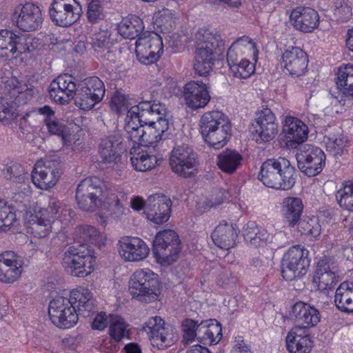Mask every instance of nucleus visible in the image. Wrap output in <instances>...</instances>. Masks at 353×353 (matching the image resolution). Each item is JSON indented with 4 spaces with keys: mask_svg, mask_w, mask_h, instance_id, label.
Returning <instances> with one entry per match:
<instances>
[{
    "mask_svg": "<svg viewBox=\"0 0 353 353\" xmlns=\"http://www.w3.org/2000/svg\"><path fill=\"white\" fill-rule=\"evenodd\" d=\"M76 199L79 208L85 211L97 208L123 210L118 196L97 176L88 177L81 181L77 188Z\"/></svg>",
    "mask_w": 353,
    "mask_h": 353,
    "instance_id": "1",
    "label": "nucleus"
},
{
    "mask_svg": "<svg viewBox=\"0 0 353 353\" xmlns=\"http://www.w3.org/2000/svg\"><path fill=\"white\" fill-rule=\"evenodd\" d=\"M6 88L10 97L14 100L8 98L0 99V122L4 125H10L19 117V105L17 103H26L34 95V86L28 83L26 77L19 79L11 77L6 81Z\"/></svg>",
    "mask_w": 353,
    "mask_h": 353,
    "instance_id": "2",
    "label": "nucleus"
},
{
    "mask_svg": "<svg viewBox=\"0 0 353 353\" xmlns=\"http://www.w3.org/2000/svg\"><path fill=\"white\" fill-rule=\"evenodd\" d=\"M259 179L268 188L288 190L294 185L296 170L285 158L270 159L261 165Z\"/></svg>",
    "mask_w": 353,
    "mask_h": 353,
    "instance_id": "3",
    "label": "nucleus"
},
{
    "mask_svg": "<svg viewBox=\"0 0 353 353\" xmlns=\"http://www.w3.org/2000/svg\"><path fill=\"white\" fill-rule=\"evenodd\" d=\"M148 113L145 112L139 114V108L134 107L125 117V129L128 134L129 140L132 143V146L148 147L153 143L154 136L153 129L154 122L148 118Z\"/></svg>",
    "mask_w": 353,
    "mask_h": 353,
    "instance_id": "4",
    "label": "nucleus"
},
{
    "mask_svg": "<svg viewBox=\"0 0 353 353\" xmlns=\"http://www.w3.org/2000/svg\"><path fill=\"white\" fill-rule=\"evenodd\" d=\"M37 41L30 34H15L8 30H0V58H17L30 53L37 48Z\"/></svg>",
    "mask_w": 353,
    "mask_h": 353,
    "instance_id": "5",
    "label": "nucleus"
},
{
    "mask_svg": "<svg viewBox=\"0 0 353 353\" xmlns=\"http://www.w3.org/2000/svg\"><path fill=\"white\" fill-rule=\"evenodd\" d=\"M181 241L176 232L170 229L156 232V262L170 266L176 262L181 252Z\"/></svg>",
    "mask_w": 353,
    "mask_h": 353,
    "instance_id": "6",
    "label": "nucleus"
},
{
    "mask_svg": "<svg viewBox=\"0 0 353 353\" xmlns=\"http://www.w3.org/2000/svg\"><path fill=\"white\" fill-rule=\"evenodd\" d=\"M95 263V258L90 251L83 246L70 247L64 254L63 265L72 276L85 277L90 274Z\"/></svg>",
    "mask_w": 353,
    "mask_h": 353,
    "instance_id": "7",
    "label": "nucleus"
},
{
    "mask_svg": "<svg viewBox=\"0 0 353 353\" xmlns=\"http://www.w3.org/2000/svg\"><path fill=\"white\" fill-rule=\"evenodd\" d=\"M172 170L181 177H194L198 173L197 154L186 145L174 147L170 157Z\"/></svg>",
    "mask_w": 353,
    "mask_h": 353,
    "instance_id": "8",
    "label": "nucleus"
},
{
    "mask_svg": "<svg viewBox=\"0 0 353 353\" xmlns=\"http://www.w3.org/2000/svg\"><path fill=\"white\" fill-rule=\"evenodd\" d=\"M309 266L308 251L300 245L292 246L283 257V277L288 281L300 278L307 273Z\"/></svg>",
    "mask_w": 353,
    "mask_h": 353,
    "instance_id": "9",
    "label": "nucleus"
},
{
    "mask_svg": "<svg viewBox=\"0 0 353 353\" xmlns=\"http://www.w3.org/2000/svg\"><path fill=\"white\" fill-rule=\"evenodd\" d=\"M129 291L139 301L152 302L154 299V272L149 268L137 270L130 276Z\"/></svg>",
    "mask_w": 353,
    "mask_h": 353,
    "instance_id": "10",
    "label": "nucleus"
},
{
    "mask_svg": "<svg viewBox=\"0 0 353 353\" xmlns=\"http://www.w3.org/2000/svg\"><path fill=\"white\" fill-rule=\"evenodd\" d=\"M299 169L307 176H314L325 165V154L319 147L310 144L301 146L296 153Z\"/></svg>",
    "mask_w": 353,
    "mask_h": 353,
    "instance_id": "11",
    "label": "nucleus"
},
{
    "mask_svg": "<svg viewBox=\"0 0 353 353\" xmlns=\"http://www.w3.org/2000/svg\"><path fill=\"white\" fill-rule=\"evenodd\" d=\"M82 7L77 0H53L49 8L52 21L61 27L70 26L81 17Z\"/></svg>",
    "mask_w": 353,
    "mask_h": 353,
    "instance_id": "12",
    "label": "nucleus"
},
{
    "mask_svg": "<svg viewBox=\"0 0 353 353\" xmlns=\"http://www.w3.org/2000/svg\"><path fill=\"white\" fill-rule=\"evenodd\" d=\"M250 132L252 139L257 143L269 142L276 136L279 125L270 108H264L258 112L250 127Z\"/></svg>",
    "mask_w": 353,
    "mask_h": 353,
    "instance_id": "13",
    "label": "nucleus"
},
{
    "mask_svg": "<svg viewBox=\"0 0 353 353\" xmlns=\"http://www.w3.org/2000/svg\"><path fill=\"white\" fill-rule=\"evenodd\" d=\"M60 175L59 161L49 158L36 163L32 174V182L38 188L48 190L56 185Z\"/></svg>",
    "mask_w": 353,
    "mask_h": 353,
    "instance_id": "14",
    "label": "nucleus"
},
{
    "mask_svg": "<svg viewBox=\"0 0 353 353\" xmlns=\"http://www.w3.org/2000/svg\"><path fill=\"white\" fill-rule=\"evenodd\" d=\"M117 250L120 257L128 263H139L149 255L150 248L141 238L132 236H122L118 241Z\"/></svg>",
    "mask_w": 353,
    "mask_h": 353,
    "instance_id": "15",
    "label": "nucleus"
},
{
    "mask_svg": "<svg viewBox=\"0 0 353 353\" xmlns=\"http://www.w3.org/2000/svg\"><path fill=\"white\" fill-rule=\"evenodd\" d=\"M16 26L24 32L38 29L43 22V14L40 8L34 3H26L17 6L12 14Z\"/></svg>",
    "mask_w": 353,
    "mask_h": 353,
    "instance_id": "16",
    "label": "nucleus"
},
{
    "mask_svg": "<svg viewBox=\"0 0 353 353\" xmlns=\"http://www.w3.org/2000/svg\"><path fill=\"white\" fill-rule=\"evenodd\" d=\"M24 219L30 232L36 237L47 236L52 229V220L48 209L38 206L29 208L24 214Z\"/></svg>",
    "mask_w": 353,
    "mask_h": 353,
    "instance_id": "17",
    "label": "nucleus"
},
{
    "mask_svg": "<svg viewBox=\"0 0 353 353\" xmlns=\"http://www.w3.org/2000/svg\"><path fill=\"white\" fill-rule=\"evenodd\" d=\"M210 86L200 80L187 83L183 89L185 103L192 110L205 108L211 99Z\"/></svg>",
    "mask_w": 353,
    "mask_h": 353,
    "instance_id": "18",
    "label": "nucleus"
},
{
    "mask_svg": "<svg viewBox=\"0 0 353 353\" xmlns=\"http://www.w3.org/2000/svg\"><path fill=\"white\" fill-rule=\"evenodd\" d=\"M77 85L75 79L69 74L59 75L50 84V97L59 104L68 103L75 95Z\"/></svg>",
    "mask_w": 353,
    "mask_h": 353,
    "instance_id": "19",
    "label": "nucleus"
},
{
    "mask_svg": "<svg viewBox=\"0 0 353 353\" xmlns=\"http://www.w3.org/2000/svg\"><path fill=\"white\" fill-rule=\"evenodd\" d=\"M23 261L13 251H5L0 254V281L10 283L21 276Z\"/></svg>",
    "mask_w": 353,
    "mask_h": 353,
    "instance_id": "20",
    "label": "nucleus"
},
{
    "mask_svg": "<svg viewBox=\"0 0 353 353\" xmlns=\"http://www.w3.org/2000/svg\"><path fill=\"white\" fill-rule=\"evenodd\" d=\"M308 132L307 125L301 120L292 116L285 117L283 133L288 147L297 148L307 140Z\"/></svg>",
    "mask_w": 353,
    "mask_h": 353,
    "instance_id": "21",
    "label": "nucleus"
},
{
    "mask_svg": "<svg viewBox=\"0 0 353 353\" xmlns=\"http://www.w3.org/2000/svg\"><path fill=\"white\" fill-rule=\"evenodd\" d=\"M281 64L291 76L299 77L307 70L308 57L300 48L291 47L283 53Z\"/></svg>",
    "mask_w": 353,
    "mask_h": 353,
    "instance_id": "22",
    "label": "nucleus"
},
{
    "mask_svg": "<svg viewBox=\"0 0 353 353\" xmlns=\"http://www.w3.org/2000/svg\"><path fill=\"white\" fill-rule=\"evenodd\" d=\"M290 20L293 26L303 32H311L319 24V16L313 8L297 6L290 14Z\"/></svg>",
    "mask_w": 353,
    "mask_h": 353,
    "instance_id": "23",
    "label": "nucleus"
},
{
    "mask_svg": "<svg viewBox=\"0 0 353 353\" xmlns=\"http://www.w3.org/2000/svg\"><path fill=\"white\" fill-rule=\"evenodd\" d=\"M122 137L114 132L103 138L99 147V154L103 163L114 165L121 159Z\"/></svg>",
    "mask_w": 353,
    "mask_h": 353,
    "instance_id": "24",
    "label": "nucleus"
},
{
    "mask_svg": "<svg viewBox=\"0 0 353 353\" xmlns=\"http://www.w3.org/2000/svg\"><path fill=\"white\" fill-rule=\"evenodd\" d=\"M134 107L139 108V114L143 112L149 114L153 113V105L150 101H143L137 105L136 101L129 95H125L120 92L114 93L111 98V110L118 114H123L127 112L126 117H128Z\"/></svg>",
    "mask_w": 353,
    "mask_h": 353,
    "instance_id": "25",
    "label": "nucleus"
},
{
    "mask_svg": "<svg viewBox=\"0 0 353 353\" xmlns=\"http://www.w3.org/2000/svg\"><path fill=\"white\" fill-rule=\"evenodd\" d=\"M259 50L255 41L248 36H243L236 39L229 48L227 57L232 61L236 58H246V59L256 61Z\"/></svg>",
    "mask_w": 353,
    "mask_h": 353,
    "instance_id": "26",
    "label": "nucleus"
},
{
    "mask_svg": "<svg viewBox=\"0 0 353 353\" xmlns=\"http://www.w3.org/2000/svg\"><path fill=\"white\" fill-rule=\"evenodd\" d=\"M38 112L45 116L43 123L50 135H56L61 137L63 143L68 144L70 143V141L68 139V128L56 118L54 112L50 106L44 105L39 108Z\"/></svg>",
    "mask_w": 353,
    "mask_h": 353,
    "instance_id": "27",
    "label": "nucleus"
},
{
    "mask_svg": "<svg viewBox=\"0 0 353 353\" xmlns=\"http://www.w3.org/2000/svg\"><path fill=\"white\" fill-rule=\"evenodd\" d=\"M237 236V231L233 225L225 221L220 223L211 234L214 243L225 250L234 246Z\"/></svg>",
    "mask_w": 353,
    "mask_h": 353,
    "instance_id": "28",
    "label": "nucleus"
},
{
    "mask_svg": "<svg viewBox=\"0 0 353 353\" xmlns=\"http://www.w3.org/2000/svg\"><path fill=\"white\" fill-rule=\"evenodd\" d=\"M313 282L321 291L330 290L337 283L335 272L331 270L327 259H323L318 261Z\"/></svg>",
    "mask_w": 353,
    "mask_h": 353,
    "instance_id": "29",
    "label": "nucleus"
},
{
    "mask_svg": "<svg viewBox=\"0 0 353 353\" xmlns=\"http://www.w3.org/2000/svg\"><path fill=\"white\" fill-rule=\"evenodd\" d=\"M300 331L297 327L293 328L286 336V347L290 353H310L312 349L313 341L310 336L299 334Z\"/></svg>",
    "mask_w": 353,
    "mask_h": 353,
    "instance_id": "30",
    "label": "nucleus"
},
{
    "mask_svg": "<svg viewBox=\"0 0 353 353\" xmlns=\"http://www.w3.org/2000/svg\"><path fill=\"white\" fill-rule=\"evenodd\" d=\"M302 199L299 197L288 196L282 202V213L285 222L293 228L298 224L303 212Z\"/></svg>",
    "mask_w": 353,
    "mask_h": 353,
    "instance_id": "31",
    "label": "nucleus"
},
{
    "mask_svg": "<svg viewBox=\"0 0 353 353\" xmlns=\"http://www.w3.org/2000/svg\"><path fill=\"white\" fill-rule=\"evenodd\" d=\"M222 336L221 324L216 319L201 321L199 325L198 340L204 344L217 343Z\"/></svg>",
    "mask_w": 353,
    "mask_h": 353,
    "instance_id": "32",
    "label": "nucleus"
},
{
    "mask_svg": "<svg viewBox=\"0 0 353 353\" xmlns=\"http://www.w3.org/2000/svg\"><path fill=\"white\" fill-rule=\"evenodd\" d=\"M195 40L197 46H208L212 49L225 48V42L220 33L213 28H200L195 34Z\"/></svg>",
    "mask_w": 353,
    "mask_h": 353,
    "instance_id": "33",
    "label": "nucleus"
},
{
    "mask_svg": "<svg viewBox=\"0 0 353 353\" xmlns=\"http://www.w3.org/2000/svg\"><path fill=\"white\" fill-rule=\"evenodd\" d=\"M175 328L156 316V347L163 350L172 345L176 338Z\"/></svg>",
    "mask_w": 353,
    "mask_h": 353,
    "instance_id": "34",
    "label": "nucleus"
},
{
    "mask_svg": "<svg viewBox=\"0 0 353 353\" xmlns=\"http://www.w3.org/2000/svg\"><path fill=\"white\" fill-rule=\"evenodd\" d=\"M78 310H48L52 323L57 327L69 329L79 320Z\"/></svg>",
    "mask_w": 353,
    "mask_h": 353,
    "instance_id": "35",
    "label": "nucleus"
},
{
    "mask_svg": "<svg viewBox=\"0 0 353 353\" xmlns=\"http://www.w3.org/2000/svg\"><path fill=\"white\" fill-rule=\"evenodd\" d=\"M231 126L230 124L219 126L209 132L202 133L204 141L215 150L222 148L228 142L230 136Z\"/></svg>",
    "mask_w": 353,
    "mask_h": 353,
    "instance_id": "36",
    "label": "nucleus"
},
{
    "mask_svg": "<svg viewBox=\"0 0 353 353\" xmlns=\"http://www.w3.org/2000/svg\"><path fill=\"white\" fill-rule=\"evenodd\" d=\"M242 161L241 155L235 150H226L217 157V165L224 172L234 173Z\"/></svg>",
    "mask_w": 353,
    "mask_h": 353,
    "instance_id": "37",
    "label": "nucleus"
},
{
    "mask_svg": "<svg viewBox=\"0 0 353 353\" xmlns=\"http://www.w3.org/2000/svg\"><path fill=\"white\" fill-rule=\"evenodd\" d=\"M230 124L228 117L221 112L212 111L205 112L200 119L201 133L209 132Z\"/></svg>",
    "mask_w": 353,
    "mask_h": 353,
    "instance_id": "38",
    "label": "nucleus"
},
{
    "mask_svg": "<svg viewBox=\"0 0 353 353\" xmlns=\"http://www.w3.org/2000/svg\"><path fill=\"white\" fill-rule=\"evenodd\" d=\"M143 30L141 19L134 15L123 19L118 26L119 33L125 39H135Z\"/></svg>",
    "mask_w": 353,
    "mask_h": 353,
    "instance_id": "39",
    "label": "nucleus"
},
{
    "mask_svg": "<svg viewBox=\"0 0 353 353\" xmlns=\"http://www.w3.org/2000/svg\"><path fill=\"white\" fill-rule=\"evenodd\" d=\"M170 115L164 105H158L156 108V145L169 138Z\"/></svg>",
    "mask_w": 353,
    "mask_h": 353,
    "instance_id": "40",
    "label": "nucleus"
},
{
    "mask_svg": "<svg viewBox=\"0 0 353 353\" xmlns=\"http://www.w3.org/2000/svg\"><path fill=\"white\" fill-rule=\"evenodd\" d=\"M227 61L230 72L235 77L241 79H247L254 72V65L251 60L246 58L239 57L236 59L231 60L230 57H227Z\"/></svg>",
    "mask_w": 353,
    "mask_h": 353,
    "instance_id": "41",
    "label": "nucleus"
},
{
    "mask_svg": "<svg viewBox=\"0 0 353 353\" xmlns=\"http://www.w3.org/2000/svg\"><path fill=\"white\" fill-rule=\"evenodd\" d=\"M172 206V202L168 196L156 192V225L163 224L169 220Z\"/></svg>",
    "mask_w": 353,
    "mask_h": 353,
    "instance_id": "42",
    "label": "nucleus"
},
{
    "mask_svg": "<svg viewBox=\"0 0 353 353\" xmlns=\"http://www.w3.org/2000/svg\"><path fill=\"white\" fill-rule=\"evenodd\" d=\"M337 88L345 94L352 92L353 88V64L348 63L339 68L336 79Z\"/></svg>",
    "mask_w": 353,
    "mask_h": 353,
    "instance_id": "43",
    "label": "nucleus"
},
{
    "mask_svg": "<svg viewBox=\"0 0 353 353\" xmlns=\"http://www.w3.org/2000/svg\"><path fill=\"white\" fill-rule=\"evenodd\" d=\"M336 200L341 208L350 212L353 211V181H347L342 183L336 191Z\"/></svg>",
    "mask_w": 353,
    "mask_h": 353,
    "instance_id": "44",
    "label": "nucleus"
},
{
    "mask_svg": "<svg viewBox=\"0 0 353 353\" xmlns=\"http://www.w3.org/2000/svg\"><path fill=\"white\" fill-rule=\"evenodd\" d=\"M152 39L140 37L136 41V54L139 61L145 65L152 64L154 61V52L151 50Z\"/></svg>",
    "mask_w": 353,
    "mask_h": 353,
    "instance_id": "45",
    "label": "nucleus"
},
{
    "mask_svg": "<svg viewBox=\"0 0 353 353\" xmlns=\"http://www.w3.org/2000/svg\"><path fill=\"white\" fill-rule=\"evenodd\" d=\"M3 172L6 179L15 183H23L26 185L24 190H27L29 193L30 192V187L26 184V183L28 181V173L22 165L19 164L6 165L3 170Z\"/></svg>",
    "mask_w": 353,
    "mask_h": 353,
    "instance_id": "46",
    "label": "nucleus"
},
{
    "mask_svg": "<svg viewBox=\"0 0 353 353\" xmlns=\"http://www.w3.org/2000/svg\"><path fill=\"white\" fill-rule=\"evenodd\" d=\"M49 216L52 222L55 219H59L61 222H68L71 217V210L65 204L55 198H50L48 201Z\"/></svg>",
    "mask_w": 353,
    "mask_h": 353,
    "instance_id": "47",
    "label": "nucleus"
},
{
    "mask_svg": "<svg viewBox=\"0 0 353 353\" xmlns=\"http://www.w3.org/2000/svg\"><path fill=\"white\" fill-rule=\"evenodd\" d=\"M177 17L173 10L168 8H158L156 11V26L162 32H170L176 24Z\"/></svg>",
    "mask_w": 353,
    "mask_h": 353,
    "instance_id": "48",
    "label": "nucleus"
},
{
    "mask_svg": "<svg viewBox=\"0 0 353 353\" xmlns=\"http://www.w3.org/2000/svg\"><path fill=\"white\" fill-rule=\"evenodd\" d=\"M92 294L88 288L79 287L71 291L69 299L71 308L80 309L81 307H88L92 305Z\"/></svg>",
    "mask_w": 353,
    "mask_h": 353,
    "instance_id": "49",
    "label": "nucleus"
},
{
    "mask_svg": "<svg viewBox=\"0 0 353 353\" xmlns=\"http://www.w3.org/2000/svg\"><path fill=\"white\" fill-rule=\"evenodd\" d=\"M128 324L122 318L114 321L109 327V335L112 339L119 343L124 339H131V331Z\"/></svg>",
    "mask_w": 353,
    "mask_h": 353,
    "instance_id": "50",
    "label": "nucleus"
},
{
    "mask_svg": "<svg viewBox=\"0 0 353 353\" xmlns=\"http://www.w3.org/2000/svg\"><path fill=\"white\" fill-rule=\"evenodd\" d=\"M130 161L135 170L145 172L151 170L154 165L151 157L143 152H137V148L132 146L130 149Z\"/></svg>",
    "mask_w": 353,
    "mask_h": 353,
    "instance_id": "51",
    "label": "nucleus"
},
{
    "mask_svg": "<svg viewBox=\"0 0 353 353\" xmlns=\"http://www.w3.org/2000/svg\"><path fill=\"white\" fill-rule=\"evenodd\" d=\"M88 92L93 94L97 99H103L105 94V85L103 82L97 77H90L85 79L78 85Z\"/></svg>",
    "mask_w": 353,
    "mask_h": 353,
    "instance_id": "52",
    "label": "nucleus"
},
{
    "mask_svg": "<svg viewBox=\"0 0 353 353\" xmlns=\"http://www.w3.org/2000/svg\"><path fill=\"white\" fill-rule=\"evenodd\" d=\"M17 221L15 212L8 203L0 199V231H7Z\"/></svg>",
    "mask_w": 353,
    "mask_h": 353,
    "instance_id": "53",
    "label": "nucleus"
},
{
    "mask_svg": "<svg viewBox=\"0 0 353 353\" xmlns=\"http://www.w3.org/2000/svg\"><path fill=\"white\" fill-rule=\"evenodd\" d=\"M74 96H76V105L84 110L92 109L95 104L102 100V99H97L93 94H91V93L85 90H83L81 88H77Z\"/></svg>",
    "mask_w": 353,
    "mask_h": 353,
    "instance_id": "54",
    "label": "nucleus"
},
{
    "mask_svg": "<svg viewBox=\"0 0 353 353\" xmlns=\"http://www.w3.org/2000/svg\"><path fill=\"white\" fill-rule=\"evenodd\" d=\"M321 319L319 310H299L296 316V323L301 328H308L316 325Z\"/></svg>",
    "mask_w": 353,
    "mask_h": 353,
    "instance_id": "55",
    "label": "nucleus"
},
{
    "mask_svg": "<svg viewBox=\"0 0 353 353\" xmlns=\"http://www.w3.org/2000/svg\"><path fill=\"white\" fill-rule=\"evenodd\" d=\"M347 141L343 134L339 133L327 137L326 150L334 156L343 154L346 147Z\"/></svg>",
    "mask_w": 353,
    "mask_h": 353,
    "instance_id": "56",
    "label": "nucleus"
},
{
    "mask_svg": "<svg viewBox=\"0 0 353 353\" xmlns=\"http://www.w3.org/2000/svg\"><path fill=\"white\" fill-rule=\"evenodd\" d=\"M298 225L299 231L305 235L316 237L321 234V226L316 216L299 221Z\"/></svg>",
    "mask_w": 353,
    "mask_h": 353,
    "instance_id": "57",
    "label": "nucleus"
},
{
    "mask_svg": "<svg viewBox=\"0 0 353 353\" xmlns=\"http://www.w3.org/2000/svg\"><path fill=\"white\" fill-rule=\"evenodd\" d=\"M110 33L107 30H99L92 34L91 44L96 52H101L108 50L112 44L110 39Z\"/></svg>",
    "mask_w": 353,
    "mask_h": 353,
    "instance_id": "58",
    "label": "nucleus"
},
{
    "mask_svg": "<svg viewBox=\"0 0 353 353\" xmlns=\"http://www.w3.org/2000/svg\"><path fill=\"white\" fill-rule=\"evenodd\" d=\"M152 196L148 198V202H144L141 196H134L130 201V207L135 211L143 210V214L146 219L152 222H154V214L153 213L152 206L148 202L151 201Z\"/></svg>",
    "mask_w": 353,
    "mask_h": 353,
    "instance_id": "59",
    "label": "nucleus"
},
{
    "mask_svg": "<svg viewBox=\"0 0 353 353\" xmlns=\"http://www.w3.org/2000/svg\"><path fill=\"white\" fill-rule=\"evenodd\" d=\"M199 324L192 319H185L182 322L183 341L188 344L192 342L195 338L198 339V330Z\"/></svg>",
    "mask_w": 353,
    "mask_h": 353,
    "instance_id": "60",
    "label": "nucleus"
},
{
    "mask_svg": "<svg viewBox=\"0 0 353 353\" xmlns=\"http://www.w3.org/2000/svg\"><path fill=\"white\" fill-rule=\"evenodd\" d=\"M77 235L79 236L81 243H94L99 236V232L93 226L85 225L77 229Z\"/></svg>",
    "mask_w": 353,
    "mask_h": 353,
    "instance_id": "61",
    "label": "nucleus"
},
{
    "mask_svg": "<svg viewBox=\"0 0 353 353\" xmlns=\"http://www.w3.org/2000/svg\"><path fill=\"white\" fill-rule=\"evenodd\" d=\"M349 286L348 281H345L341 283L336 289L334 302L337 309H347L345 304L350 305V298L348 297V292H347Z\"/></svg>",
    "mask_w": 353,
    "mask_h": 353,
    "instance_id": "62",
    "label": "nucleus"
},
{
    "mask_svg": "<svg viewBox=\"0 0 353 353\" xmlns=\"http://www.w3.org/2000/svg\"><path fill=\"white\" fill-rule=\"evenodd\" d=\"M87 17L90 22L97 23L104 17L101 4L98 0H92L88 6Z\"/></svg>",
    "mask_w": 353,
    "mask_h": 353,
    "instance_id": "63",
    "label": "nucleus"
},
{
    "mask_svg": "<svg viewBox=\"0 0 353 353\" xmlns=\"http://www.w3.org/2000/svg\"><path fill=\"white\" fill-rule=\"evenodd\" d=\"M223 50V49H212L208 46H197L195 49L194 57L214 63V55L221 53Z\"/></svg>",
    "mask_w": 353,
    "mask_h": 353,
    "instance_id": "64",
    "label": "nucleus"
}]
</instances>
